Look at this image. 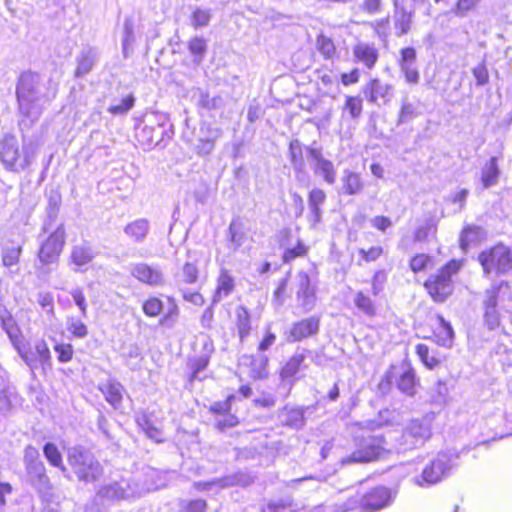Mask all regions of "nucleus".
<instances>
[{"instance_id":"8fccbe9b","label":"nucleus","mask_w":512,"mask_h":512,"mask_svg":"<svg viewBox=\"0 0 512 512\" xmlns=\"http://www.w3.org/2000/svg\"><path fill=\"white\" fill-rule=\"evenodd\" d=\"M304 420L303 410L292 408L287 409L284 424L295 429H300L304 426Z\"/></svg>"},{"instance_id":"f3484780","label":"nucleus","mask_w":512,"mask_h":512,"mask_svg":"<svg viewBox=\"0 0 512 512\" xmlns=\"http://www.w3.org/2000/svg\"><path fill=\"white\" fill-rule=\"evenodd\" d=\"M296 278L298 282L296 292L297 302L304 312H309L315 306V289L311 286L310 277L306 272L300 271Z\"/></svg>"},{"instance_id":"4468645a","label":"nucleus","mask_w":512,"mask_h":512,"mask_svg":"<svg viewBox=\"0 0 512 512\" xmlns=\"http://www.w3.org/2000/svg\"><path fill=\"white\" fill-rule=\"evenodd\" d=\"M15 349L32 371L37 368L38 363L42 366L50 364V350L44 340L37 341L33 349L25 348L22 343L15 346Z\"/></svg>"},{"instance_id":"6ab92c4d","label":"nucleus","mask_w":512,"mask_h":512,"mask_svg":"<svg viewBox=\"0 0 512 512\" xmlns=\"http://www.w3.org/2000/svg\"><path fill=\"white\" fill-rule=\"evenodd\" d=\"M131 275L150 286H162L165 282L164 273L160 267L147 263L135 264L131 269Z\"/></svg>"},{"instance_id":"1a4fd4ad","label":"nucleus","mask_w":512,"mask_h":512,"mask_svg":"<svg viewBox=\"0 0 512 512\" xmlns=\"http://www.w3.org/2000/svg\"><path fill=\"white\" fill-rule=\"evenodd\" d=\"M168 119L164 115H160L155 121L150 124H145L136 134L140 144L146 148L159 145L164 141V138H171L172 131Z\"/></svg>"},{"instance_id":"473e14b6","label":"nucleus","mask_w":512,"mask_h":512,"mask_svg":"<svg viewBox=\"0 0 512 512\" xmlns=\"http://www.w3.org/2000/svg\"><path fill=\"white\" fill-rule=\"evenodd\" d=\"M150 229L148 220L144 218L137 219L124 228L125 234L135 242H143Z\"/></svg>"},{"instance_id":"5fc2aeb1","label":"nucleus","mask_w":512,"mask_h":512,"mask_svg":"<svg viewBox=\"0 0 512 512\" xmlns=\"http://www.w3.org/2000/svg\"><path fill=\"white\" fill-rule=\"evenodd\" d=\"M479 2L480 0H458L452 12L457 17H466L470 11L477 7Z\"/></svg>"},{"instance_id":"79ce46f5","label":"nucleus","mask_w":512,"mask_h":512,"mask_svg":"<svg viewBox=\"0 0 512 512\" xmlns=\"http://www.w3.org/2000/svg\"><path fill=\"white\" fill-rule=\"evenodd\" d=\"M221 488L231 486L246 487L253 482V477L245 472H237L220 478Z\"/></svg>"},{"instance_id":"72a5a7b5","label":"nucleus","mask_w":512,"mask_h":512,"mask_svg":"<svg viewBox=\"0 0 512 512\" xmlns=\"http://www.w3.org/2000/svg\"><path fill=\"white\" fill-rule=\"evenodd\" d=\"M136 422L148 438L158 443L163 442L164 438L161 428L154 425L146 413L138 414L136 417Z\"/></svg>"},{"instance_id":"a19ab883","label":"nucleus","mask_w":512,"mask_h":512,"mask_svg":"<svg viewBox=\"0 0 512 512\" xmlns=\"http://www.w3.org/2000/svg\"><path fill=\"white\" fill-rule=\"evenodd\" d=\"M43 453L50 465L59 468L64 474L67 472L62 455L54 443H46L43 447Z\"/></svg>"},{"instance_id":"bf43d9fd","label":"nucleus","mask_w":512,"mask_h":512,"mask_svg":"<svg viewBox=\"0 0 512 512\" xmlns=\"http://www.w3.org/2000/svg\"><path fill=\"white\" fill-rule=\"evenodd\" d=\"M416 352L423 364L432 369L439 364V360L434 356H430L429 347L425 344H418L416 346Z\"/></svg>"},{"instance_id":"4be33fe9","label":"nucleus","mask_w":512,"mask_h":512,"mask_svg":"<svg viewBox=\"0 0 512 512\" xmlns=\"http://www.w3.org/2000/svg\"><path fill=\"white\" fill-rule=\"evenodd\" d=\"M98 60L99 52L96 48L90 46L83 48L76 56L74 76L76 78L85 77L92 71Z\"/></svg>"},{"instance_id":"f8f14e48","label":"nucleus","mask_w":512,"mask_h":512,"mask_svg":"<svg viewBox=\"0 0 512 512\" xmlns=\"http://www.w3.org/2000/svg\"><path fill=\"white\" fill-rule=\"evenodd\" d=\"M311 168L316 176L321 177L327 184L336 182V168L333 162L324 157L322 149L315 144L306 148Z\"/></svg>"},{"instance_id":"338daca9","label":"nucleus","mask_w":512,"mask_h":512,"mask_svg":"<svg viewBox=\"0 0 512 512\" xmlns=\"http://www.w3.org/2000/svg\"><path fill=\"white\" fill-rule=\"evenodd\" d=\"M433 400L434 402L438 403V404H443L446 402V399L448 397V394H449V389H448V386L446 384V382L444 381H437V383L435 384L434 388H433Z\"/></svg>"},{"instance_id":"f257e3e1","label":"nucleus","mask_w":512,"mask_h":512,"mask_svg":"<svg viewBox=\"0 0 512 512\" xmlns=\"http://www.w3.org/2000/svg\"><path fill=\"white\" fill-rule=\"evenodd\" d=\"M44 84L37 73L25 72L21 74L16 89L19 112L25 118L20 126L29 127L37 121L45 105L56 96V87L44 92Z\"/></svg>"},{"instance_id":"37998d69","label":"nucleus","mask_w":512,"mask_h":512,"mask_svg":"<svg viewBox=\"0 0 512 512\" xmlns=\"http://www.w3.org/2000/svg\"><path fill=\"white\" fill-rule=\"evenodd\" d=\"M316 48L326 60H332L337 53L333 40L324 34H319L316 39Z\"/></svg>"},{"instance_id":"393cba45","label":"nucleus","mask_w":512,"mask_h":512,"mask_svg":"<svg viewBox=\"0 0 512 512\" xmlns=\"http://www.w3.org/2000/svg\"><path fill=\"white\" fill-rule=\"evenodd\" d=\"M136 43L135 24L133 17L128 16L124 19L123 32L121 37L122 55L125 59L134 53Z\"/></svg>"},{"instance_id":"5701e85b","label":"nucleus","mask_w":512,"mask_h":512,"mask_svg":"<svg viewBox=\"0 0 512 512\" xmlns=\"http://www.w3.org/2000/svg\"><path fill=\"white\" fill-rule=\"evenodd\" d=\"M340 181V193L347 196L358 195L362 193L365 187L361 175L349 169L343 170Z\"/></svg>"},{"instance_id":"0eeeda50","label":"nucleus","mask_w":512,"mask_h":512,"mask_svg":"<svg viewBox=\"0 0 512 512\" xmlns=\"http://www.w3.org/2000/svg\"><path fill=\"white\" fill-rule=\"evenodd\" d=\"M478 261L486 275L492 272L504 274L512 270V250L503 244H497L482 251Z\"/></svg>"},{"instance_id":"0e129e2a","label":"nucleus","mask_w":512,"mask_h":512,"mask_svg":"<svg viewBox=\"0 0 512 512\" xmlns=\"http://www.w3.org/2000/svg\"><path fill=\"white\" fill-rule=\"evenodd\" d=\"M292 502L290 500L271 501L262 509V512H291Z\"/></svg>"},{"instance_id":"412c9836","label":"nucleus","mask_w":512,"mask_h":512,"mask_svg":"<svg viewBox=\"0 0 512 512\" xmlns=\"http://www.w3.org/2000/svg\"><path fill=\"white\" fill-rule=\"evenodd\" d=\"M352 53L354 61L363 64L368 70L375 67L379 58V51L375 44L365 41L356 42L352 48Z\"/></svg>"},{"instance_id":"423d86ee","label":"nucleus","mask_w":512,"mask_h":512,"mask_svg":"<svg viewBox=\"0 0 512 512\" xmlns=\"http://www.w3.org/2000/svg\"><path fill=\"white\" fill-rule=\"evenodd\" d=\"M432 436V423L428 417L409 421L401 435L396 439L398 452L416 449L425 444Z\"/></svg>"},{"instance_id":"e2e57ef3","label":"nucleus","mask_w":512,"mask_h":512,"mask_svg":"<svg viewBox=\"0 0 512 512\" xmlns=\"http://www.w3.org/2000/svg\"><path fill=\"white\" fill-rule=\"evenodd\" d=\"M178 315V306L173 301H171L167 309V312L163 315V317L160 320V324L166 327H172L176 323Z\"/></svg>"},{"instance_id":"ddd939ff","label":"nucleus","mask_w":512,"mask_h":512,"mask_svg":"<svg viewBox=\"0 0 512 512\" xmlns=\"http://www.w3.org/2000/svg\"><path fill=\"white\" fill-rule=\"evenodd\" d=\"M28 483L37 491L40 498L50 501L53 497V485L46 473L44 463L25 468Z\"/></svg>"},{"instance_id":"6e6552de","label":"nucleus","mask_w":512,"mask_h":512,"mask_svg":"<svg viewBox=\"0 0 512 512\" xmlns=\"http://www.w3.org/2000/svg\"><path fill=\"white\" fill-rule=\"evenodd\" d=\"M382 437H369L363 439L359 447L349 456L341 460L342 464L366 463L381 459L389 450L384 446Z\"/></svg>"},{"instance_id":"a18cd8bd","label":"nucleus","mask_w":512,"mask_h":512,"mask_svg":"<svg viewBox=\"0 0 512 512\" xmlns=\"http://www.w3.org/2000/svg\"><path fill=\"white\" fill-rule=\"evenodd\" d=\"M415 383V373L408 367L399 376L397 386L403 393L412 396L415 393Z\"/></svg>"},{"instance_id":"c85d7f7f","label":"nucleus","mask_w":512,"mask_h":512,"mask_svg":"<svg viewBox=\"0 0 512 512\" xmlns=\"http://www.w3.org/2000/svg\"><path fill=\"white\" fill-rule=\"evenodd\" d=\"M242 360L244 363L249 361L250 364V377L254 380L265 379L268 377V357L266 355L256 356H243Z\"/></svg>"},{"instance_id":"58836bf2","label":"nucleus","mask_w":512,"mask_h":512,"mask_svg":"<svg viewBox=\"0 0 512 512\" xmlns=\"http://www.w3.org/2000/svg\"><path fill=\"white\" fill-rule=\"evenodd\" d=\"M413 14L404 8L396 11L394 15V26L397 36L407 34L411 29Z\"/></svg>"},{"instance_id":"2f4dec72","label":"nucleus","mask_w":512,"mask_h":512,"mask_svg":"<svg viewBox=\"0 0 512 512\" xmlns=\"http://www.w3.org/2000/svg\"><path fill=\"white\" fill-rule=\"evenodd\" d=\"M100 390L104 394L107 402L114 408H118L121 405L125 389L119 382L109 381L101 386Z\"/></svg>"},{"instance_id":"2eb2a0df","label":"nucleus","mask_w":512,"mask_h":512,"mask_svg":"<svg viewBox=\"0 0 512 512\" xmlns=\"http://www.w3.org/2000/svg\"><path fill=\"white\" fill-rule=\"evenodd\" d=\"M393 501L390 489L379 486L361 498L360 506L365 512H374L389 506Z\"/></svg>"},{"instance_id":"e433bc0d","label":"nucleus","mask_w":512,"mask_h":512,"mask_svg":"<svg viewBox=\"0 0 512 512\" xmlns=\"http://www.w3.org/2000/svg\"><path fill=\"white\" fill-rule=\"evenodd\" d=\"M236 314V328L240 341L243 342L251 331L250 314L246 307L238 306L235 310Z\"/></svg>"},{"instance_id":"4d7b16f0","label":"nucleus","mask_w":512,"mask_h":512,"mask_svg":"<svg viewBox=\"0 0 512 512\" xmlns=\"http://www.w3.org/2000/svg\"><path fill=\"white\" fill-rule=\"evenodd\" d=\"M207 503L205 500H182L179 503L180 512H205Z\"/></svg>"},{"instance_id":"7c9ffc66","label":"nucleus","mask_w":512,"mask_h":512,"mask_svg":"<svg viewBox=\"0 0 512 512\" xmlns=\"http://www.w3.org/2000/svg\"><path fill=\"white\" fill-rule=\"evenodd\" d=\"M288 157L293 170L299 174H305V161L302 144L298 139H294L289 144Z\"/></svg>"},{"instance_id":"f704fd0d","label":"nucleus","mask_w":512,"mask_h":512,"mask_svg":"<svg viewBox=\"0 0 512 512\" xmlns=\"http://www.w3.org/2000/svg\"><path fill=\"white\" fill-rule=\"evenodd\" d=\"M326 200V194L325 192L320 188H313L309 192L308 196V205L310 212L313 217V222L319 223L321 220V206L325 203Z\"/></svg>"},{"instance_id":"4c0bfd02","label":"nucleus","mask_w":512,"mask_h":512,"mask_svg":"<svg viewBox=\"0 0 512 512\" xmlns=\"http://www.w3.org/2000/svg\"><path fill=\"white\" fill-rule=\"evenodd\" d=\"M199 271L197 264L194 262H186L181 270L175 274L177 284H194L197 282Z\"/></svg>"},{"instance_id":"680f3d73","label":"nucleus","mask_w":512,"mask_h":512,"mask_svg":"<svg viewBox=\"0 0 512 512\" xmlns=\"http://www.w3.org/2000/svg\"><path fill=\"white\" fill-rule=\"evenodd\" d=\"M23 461L25 468L43 463L38 449L31 445L25 448Z\"/></svg>"},{"instance_id":"c756f323","label":"nucleus","mask_w":512,"mask_h":512,"mask_svg":"<svg viewBox=\"0 0 512 512\" xmlns=\"http://www.w3.org/2000/svg\"><path fill=\"white\" fill-rule=\"evenodd\" d=\"M500 169L498 158L491 157L481 169V182L484 188H489L498 183Z\"/></svg>"},{"instance_id":"864d4df0","label":"nucleus","mask_w":512,"mask_h":512,"mask_svg":"<svg viewBox=\"0 0 512 512\" xmlns=\"http://www.w3.org/2000/svg\"><path fill=\"white\" fill-rule=\"evenodd\" d=\"M135 103V97L130 94L121 100L119 104H112L108 107V112L114 115H124L130 111Z\"/></svg>"},{"instance_id":"09e8293b","label":"nucleus","mask_w":512,"mask_h":512,"mask_svg":"<svg viewBox=\"0 0 512 512\" xmlns=\"http://www.w3.org/2000/svg\"><path fill=\"white\" fill-rule=\"evenodd\" d=\"M67 331L76 338H85L88 335V328L82 320L76 317H68L66 321Z\"/></svg>"},{"instance_id":"3c124183","label":"nucleus","mask_w":512,"mask_h":512,"mask_svg":"<svg viewBox=\"0 0 512 512\" xmlns=\"http://www.w3.org/2000/svg\"><path fill=\"white\" fill-rule=\"evenodd\" d=\"M48 204L46 208L47 216L50 220H55L60 206H61V195L58 191L51 190L48 193Z\"/></svg>"},{"instance_id":"c9c22d12","label":"nucleus","mask_w":512,"mask_h":512,"mask_svg":"<svg viewBox=\"0 0 512 512\" xmlns=\"http://www.w3.org/2000/svg\"><path fill=\"white\" fill-rule=\"evenodd\" d=\"M233 289V277L226 270H222L217 280V288L213 296V303L220 302L224 297H227Z\"/></svg>"},{"instance_id":"6e6d98bb","label":"nucleus","mask_w":512,"mask_h":512,"mask_svg":"<svg viewBox=\"0 0 512 512\" xmlns=\"http://www.w3.org/2000/svg\"><path fill=\"white\" fill-rule=\"evenodd\" d=\"M222 136V130L219 127L212 126L210 124H203L200 127L198 138L209 140L212 143H216V141Z\"/></svg>"},{"instance_id":"cd10ccee","label":"nucleus","mask_w":512,"mask_h":512,"mask_svg":"<svg viewBox=\"0 0 512 512\" xmlns=\"http://www.w3.org/2000/svg\"><path fill=\"white\" fill-rule=\"evenodd\" d=\"M94 258L95 252L89 243L83 242L72 247L70 259L78 268L89 264Z\"/></svg>"},{"instance_id":"f03ea898","label":"nucleus","mask_w":512,"mask_h":512,"mask_svg":"<svg viewBox=\"0 0 512 512\" xmlns=\"http://www.w3.org/2000/svg\"><path fill=\"white\" fill-rule=\"evenodd\" d=\"M38 149L37 140L23 137L22 150H20L17 138L13 135H6L0 141V160L6 169L21 172L35 160Z\"/></svg>"},{"instance_id":"13d9d810","label":"nucleus","mask_w":512,"mask_h":512,"mask_svg":"<svg viewBox=\"0 0 512 512\" xmlns=\"http://www.w3.org/2000/svg\"><path fill=\"white\" fill-rule=\"evenodd\" d=\"M143 312L149 317L158 316L163 309V303L159 298L151 297L142 306Z\"/></svg>"},{"instance_id":"69168bd1","label":"nucleus","mask_w":512,"mask_h":512,"mask_svg":"<svg viewBox=\"0 0 512 512\" xmlns=\"http://www.w3.org/2000/svg\"><path fill=\"white\" fill-rule=\"evenodd\" d=\"M238 424V419L235 415L225 412L221 416L216 418V427L220 431H224L227 428L234 427Z\"/></svg>"},{"instance_id":"9b49d317","label":"nucleus","mask_w":512,"mask_h":512,"mask_svg":"<svg viewBox=\"0 0 512 512\" xmlns=\"http://www.w3.org/2000/svg\"><path fill=\"white\" fill-rule=\"evenodd\" d=\"M457 456L453 453L441 452L427 465L422 472L421 480L427 484L441 481L451 470Z\"/></svg>"},{"instance_id":"c03bdc74","label":"nucleus","mask_w":512,"mask_h":512,"mask_svg":"<svg viewBox=\"0 0 512 512\" xmlns=\"http://www.w3.org/2000/svg\"><path fill=\"white\" fill-rule=\"evenodd\" d=\"M354 304L367 317H374L376 315V306L373 300L365 295L362 291L356 293L354 297Z\"/></svg>"},{"instance_id":"bb28decb","label":"nucleus","mask_w":512,"mask_h":512,"mask_svg":"<svg viewBox=\"0 0 512 512\" xmlns=\"http://www.w3.org/2000/svg\"><path fill=\"white\" fill-rule=\"evenodd\" d=\"M0 321L13 346L22 343V333L12 315L5 309H0Z\"/></svg>"},{"instance_id":"052dcab7","label":"nucleus","mask_w":512,"mask_h":512,"mask_svg":"<svg viewBox=\"0 0 512 512\" xmlns=\"http://www.w3.org/2000/svg\"><path fill=\"white\" fill-rule=\"evenodd\" d=\"M211 19V14L209 10L206 9H197L193 12L191 18V24L195 29L200 27H205L209 24Z\"/></svg>"},{"instance_id":"b1692460","label":"nucleus","mask_w":512,"mask_h":512,"mask_svg":"<svg viewBox=\"0 0 512 512\" xmlns=\"http://www.w3.org/2000/svg\"><path fill=\"white\" fill-rule=\"evenodd\" d=\"M308 351L306 349H297L296 352L289 358V360L282 367L280 377L282 381H289L292 383L293 378L300 371L307 358Z\"/></svg>"},{"instance_id":"9d476101","label":"nucleus","mask_w":512,"mask_h":512,"mask_svg":"<svg viewBox=\"0 0 512 512\" xmlns=\"http://www.w3.org/2000/svg\"><path fill=\"white\" fill-rule=\"evenodd\" d=\"M65 244V229L64 225L60 224L48 238L42 242L39 251L38 259L44 264H52L57 261Z\"/></svg>"},{"instance_id":"774afa93","label":"nucleus","mask_w":512,"mask_h":512,"mask_svg":"<svg viewBox=\"0 0 512 512\" xmlns=\"http://www.w3.org/2000/svg\"><path fill=\"white\" fill-rule=\"evenodd\" d=\"M54 350L57 353V358L59 362L67 363L72 359L73 347L71 344H57L55 345Z\"/></svg>"},{"instance_id":"7ed1b4c3","label":"nucleus","mask_w":512,"mask_h":512,"mask_svg":"<svg viewBox=\"0 0 512 512\" xmlns=\"http://www.w3.org/2000/svg\"><path fill=\"white\" fill-rule=\"evenodd\" d=\"M67 462L80 482L93 483L98 481L104 473L95 455L80 445L67 450Z\"/></svg>"},{"instance_id":"39448f33","label":"nucleus","mask_w":512,"mask_h":512,"mask_svg":"<svg viewBox=\"0 0 512 512\" xmlns=\"http://www.w3.org/2000/svg\"><path fill=\"white\" fill-rule=\"evenodd\" d=\"M460 268V262L451 260L425 281L424 286L435 302L442 303L452 294V276L456 275Z\"/></svg>"},{"instance_id":"20e7f679","label":"nucleus","mask_w":512,"mask_h":512,"mask_svg":"<svg viewBox=\"0 0 512 512\" xmlns=\"http://www.w3.org/2000/svg\"><path fill=\"white\" fill-rule=\"evenodd\" d=\"M153 489L154 485L148 483L142 475H134L102 486L97 494L108 500H129L141 497Z\"/></svg>"},{"instance_id":"a878e982","label":"nucleus","mask_w":512,"mask_h":512,"mask_svg":"<svg viewBox=\"0 0 512 512\" xmlns=\"http://www.w3.org/2000/svg\"><path fill=\"white\" fill-rule=\"evenodd\" d=\"M486 236L487 233L482 227L468 225L461 232L459 239L460 247L463 251H467L471 245L478 244L486 239Z\"/></svg>"},{"instance_id":"603ef678","label":"nucleus","mask_w":512,"mask_h":512,"mask_svg":"<svg viewBox=\"0 0 512 512\" xmlns=\"http://www.w3.org/2000/svg\"><path fill=\"white\" fill-rule=\"evenodd\" d=\"M344 109L352 119H358L363 110L362 99L359 96H346Z\"/></svg>"},{"instance_id":"ea45409f","label":"nucleus","mask_w":512,"mask_h":512,"mask_svg":"<svg viewBox=\"0 0 512 512\" xmlns=\"http://www.w3.org/2000/svg\"><path fill=\"white\" fill-rule=\"evenodd\" d=\"M22 246L15 243L5 244L2 248V263L5 267H13L18 264Z\"/></svg>"},{"instance_id":"de8ad7c7","label":"nucleus","mask_w":512,"mask_h":512,"mask_svg":"<svg viewBox=\"0 0 512 512\" xmlns=\"http://www.w3.org/2000/svg\"><path fill=\"white\" fill-rule=\"evenodd\" d=\"M188 48L190 53L194 56V61L196 63H200L207 50L206 41L200 37L192 38L188 43Z\"/></svg>"},{"instance_id":"dca6fc26","label":"nucleus","mask_w":512,"mask_h":512,"mask_svg":"<svg viewBox=\"0 0 512 512\" xmlns=\"http://www.w3.org/2000/svg\"><path fill=\"white\" fill-rule=\"evenodd\" d=\"M392 85L382 82L379 78H373L362 87V93L365 99L375 105H380V101L386 104L392 96Z\"/></svg>"},{"instance_id":"a211bd4d","label":"nucleus","mask_w":512,"mask_h":512,"mask_svg":"<svg viewBox=\"0 0 512 512\" xmlns=\"http://www.w3.org/2000/svg\"><path fill=\"white\" fill-rule=\"evenodd\" d=\"M416 50L413 47L401 49L398 65L408 84L416 85L419 83L420 74L416 66Z\"/></svg>"},{"instance_id":"49530a36","label":"nucleus","mask_w":512,"mask_h":512,"mask_svg":"<svg viewBox=\"0 0 512 512\" xmlns=\"http://www.w3.org/2000/svg\"><path fill=\"white\" fill-rule=\"evenodd\" d=\"M439 321V332H437L436 337L438 338V343L442 346H446L451 343L454 332L453 329L447 321L442 316H438Z\"/></svg>"},{"instance_id":"aec40b11","label":"nucleus","mask_w":512,"mask_h":512,"mask_svg":"<svg viewBox=\"0 0 512 512\" xmlns=\"http://www.w3.org/2000/svg\"><path fill=\"white\" fill-rule=\"evenodd\" d=\"M320 319L312 316L291 325L287 340L289 342H298L308 337L314 336L319 331Z\"/></svg>"}]
</instances>
